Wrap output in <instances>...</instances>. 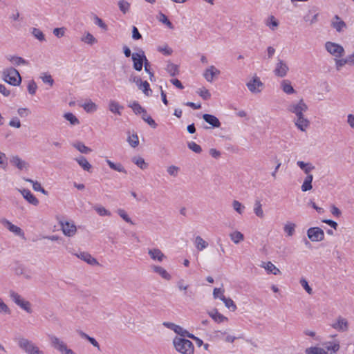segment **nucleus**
<instances>
[{
    "label": "nucleus",
    "instance_id": "1",
    "mask_svg": "<svg viewBox=\"0 0 354 354\" xmlns=\"http://www.w3.org/2000/svg\"><path fill=\"white\" fill-rule=\"evenodd\" d=\"M245 86L251 94L255 95L262 93L266 88L265 83L257 73H252L247 78Z\"/></svg>",
    "mask_w": 354,
    "mask_h": 354
},
{
    "label": "nucleus",
    "instance_id": "2",
    "mask_svg": "<svg viewBox=\"0 0 354 354\" xmlns=\"http://www.w3.org/2000/svg\"><path fill=\"white\" fill-rule=\"evenodd\" d=\"M172 344L176 351L180 354H194L193 343L185 337H176L173 339Z\"/></svg>",
    "mask_w": 354,
    "mask_h": 354
},
{
    "label": "nucleus",
    "instance_id": "3",
    "mask_svg": "<svg viewBox=\"0 0 354 354\" xmlns=\"http://www.w3.org/2000/svg\"><path fill=\"white\" fill-rule=\"evenodd\" d=\"M15 341L18 347L27 354H44L34 342L24 336L16 337Z\"/></svg>",
    "mask_w": 354,
    "mask_h": 354
},
{
    "label": "nucleus",
    "instance_id": "4",
    "mask_svg": "<svg viewBox=\"0 0 354 354\" xmlns=\"http://www.w3.org/2000/svg\"><path fill=\"white\" fill-rule=\"evenodd\" d=\"M2 77L6 83L13 86H19L22 81L19 72L12 66L3 69Z\"/></svg>",
    "mask_w": 354,
    "mask_h": 354
},
{
    "label": "nucleus",
    "instance_id": "5",
    "mask_svg": "<svg viewBox=\"0 0 354 354\" xmlns=\"http://www.w3.org/2000/svg\"><path fill=\"white\" fill-rule=\"evenodd\" d=\"M324 48L327 53L334 58L343 57L346 51L344 47L339 43L333 41H327L324 43Z\"/></svg>",
    "mask_w": 354,
    "mask_h": 354
},
{
    "label": "nucleus",
    "instance_id": "6",
    "mask_svg": "<svg viewBox=\"0 0 354 354\" xmlns=\"http://www.w3.org/2000/svg\"><path fill=\"white\" fill-rule=\"evenodd\" d=\"M10 297L12 301L17 305L21 309L24 310L28 314L32 313V304L29 301L24 298L22 296L15 292H10Z\"/></svg>",
    "mask_w": 354,
    "mask_h": 354
},
{
    "label": "nucleus",
    "instance_id": "7",
    "mask_svg": "<svg viewBox=\"0 0 354 354\" xmlns=\"http://www.w3.org/2000/svg\"><path fill=\"white\" fill-rule=\"evenodd\" d=\"M308 109V106L304 99L292 102L287 108L289 113L295 114V116L304 115Z\"/></svg>",
    "mask_w": 354,
    "mask_h": 354
},
{
    "label": "nucleus",
    "instance_id": "8",
    "mask_svg": "<svg viewBox=\"0 0 354 354\" xmlns=\"http://www.w3.org/2000/svg\"><path fill=\"white\" fill-rule=\"evenodd\" d=\"M50 339L51 346L60 354H77L60 338L56 336H51Z\"/></svg>",
    "mask_w": 354,
    "mask_h": 354
},
{
    "label": "nucleus",
    "instance_id": "9",
    "mask_svg": "<svg viewBox=\"0 0 354 354\" xmlns=\"http://www.w3.org/2000/svg\"><path fill=\"white\" fill-rule=\"evenodd\" d=\"M202 75L207 82L213 83L219 78L221 71L215 65L211 64L203 70Z\"/></svg>",
    "mask_w": 354,
    "mask_h": 354
},
{
    "label": "nucleus",
    "instance_id": "10",
    "mask_svg": "<svg viewBox=\"0 0 354 354\" xmlns=\"http://www.w3.org/2000/svg\"><path fill=\"white\" fill-rule=\"evenodd\" d=\"M0 223L2 226L8 230L10 232L13 234L15 236L19 237L20 239H25L24 231L19 226L12 223L10 221L6 218H2L0 220Z\"/></svg>",
    "mask_w": 354,
    "mask_h": 354
},
{
    "label": "nucleus",
    "instance_id": "11",
    "mask_svg": "<svg viewBox=\"0 0 354 354\" xmlns=\"http://www.w3.org/2000/svg\"><path fill=\"white\" fill-rule=\"evenodd\" d=\"M58 223L64 236L73 237L76 234L77 230L73 221L69 220H59Z\"/></svg>",
    "mask_w": 354,
    "mask_h": 354
},
{
    "label": "nucleus",
    "instance_id": "12",
    "mask_svg": "<svg viewBox=\"0 0 354 354\" xmlns=\"http://www.w3.org/2000/svg\"><path fill=\"white\" fill-rule=\"evenodd\" d=\"M290 72V66L288 62L282 59H278L274 64L273 74L279 78L286 77Z\"/></svg>",
    "mask_w": 354,
    "mask_h": 354
},
{
    "label": "nucleus",
    "instance_id": "13",
    "mask_svg": "<svg viewBox=\"0 0 354 354\" xmlns=\"http://www.w3.org/2000/svg\"><path fill=\"white\" fill-rule=\"evenodd\" d=\"M306 235L311 242H321L325 238L324 230L319 227H309L306 231Z\"/></svg>",
    "mask_w": 354,
    "mask_h": 354
},
{
    "label": "nucleus",
    "instance_id": "14",
    "mask_svg": "<svg viewBox=\"0 0 354 354\" xmlns=\"http://www.w3.org/2000/svg\"><path fill=\"white\" fill-rule=\"evenodd\" d=\"M147 57L145 55V52L139 49L137 52L132 53V62H133V68L137 71H140L143 67V63L145 62Z\"/></svg>",
    "mask_w": 354,
    "mask_h": 354
},
{
    "label": "nucleus",
    "instance_id": "15",
    "mask_svg": "<svg viewBox=\"0 0 354 354\" xmlns=\"http://www.w3.org/2000/svg\"><path fill=\"white\" fill-rule=\"evenodd\" d=\"M213 334L216 339L223 340L228 343L234 342L236 339L230 328L216 330L213 332Z\"/></svg>",
    "mask_w": 354,
    "mask_h": 354
},
{
    "label": "nucleus",
    "instance_id": "16",
    "mask_svg": "<svg viewBox=\"0 0 354 354\" xmlns=\"http://www.w3.org/2000/svg\"><path fill=\"white\" fill-rule=\"evenodd\" d=\"M330 326L337 331L346 332L349 328V322L346 317L339 315L333 320Z\"/></svg>",
    "mask_w": 354,
    "mask_h": 354
},
{
    "label": "nucleus",
    "instance_id": "17",
    "mask_svg": "<svg viewBox=\"0 0 354 354\" xmlns=\"http://www.w3.org/2000/svg\"><path fill=\"white\" fill-rule=\"evenodd\" d=\"M319 13L315 7L309 8L303 17L304 21L309 25L313 26L317 23L319 20Z\"/></svg>",
    "mask_w": 354,
    "mask_h": 354
},
{
    "label": "nucleus",
    "instance_id": "18",
    "mask_svg": "<svg viewBox=\"0 0 354 354\" xmlns=\"http://www.w3.org/2000/svg\"><path fill=\"white\" fill-rule=\"evenodd\" d=\"M151 270L153 273L157 274L165 281H169L172 279L171 273L160 265H151Z\"/></svg>",
    "mask_w": 354,
    "mask_h": 354
},
{
    "label": "nucleus",
    "instance_id": "19",
    "mask_svg": "<svg viewBox=\"0 0 354 354\" xmlns=\"http://www.w3.org/2000/svg\"><path fill=\"white\" fill-rule=\"evenodd\" d=\"M10 163L19 171H27L30 165L28 162L22 159L18 155H12L10 158Z\"/></svg>",
    "mask_w": 354,
    "mask_h": 354
},
{
    "label": "nucleus",
    "instance_id": "20",
    "mask_svg": "<svg viewBox=\"0 0 354 354\" xmlns=\"http://www.w3.org/2000/svg\"><path fill=\"white\" fill-rule=\"evenodd\" d=\"M330 26L338 33L344 32L348 28L346 22L338 15L331 19Z\"/></svg>",
    "mask_w": 354,
    "mask_h": 354
},
{
    "label": "nucleus",
    "instance_id": "21",
    "mask_svg": "<svg viewBox=\"0 0 354 354\" xmlns=\"http://www.w3.org/2000/svg\"><path fill=\"white\" fill-rule=\"evenodd\" d=\"M209 317L216 324H224L229 322L228 317L221 313L216 308L207 312Z\"/></svg>",
    "mask_w": 354,
    "mask_h": 354
},
{
    "label": "nucleus",
    "instance_id": "22",
    "mask_svg": "<svg viewBox=\"0 0 354 354\" xmlns=\"http://www.w3.org/2000/svg\"><path fill=\"white\" fill-rule=\"evenodd\" d=\"M6 59L10 64L16 67L27 66L30 64L27 59L18 55H8L6 56Z\"/></svg>",
    "mask_w": 354,
    "mask_h": 354
},
{
    "label": "nucleus",
    "instance_id": "23",
    "mask_svg": "<svg viewBox=\"0 0 354 354\" xmlns=\"http://www.w3.org/2000/svg\"><path fill=\"white\" fill-rule=\"evenodd\" d=\"M147 254L151 260L159 263L164 261L167 259L166 255L162 250L157 248L148 249Z\"/></svg>",
    "mask_w": 354,
    "mask_h": 354
},
{
    "label": "nucleus",
    "instance_id": "24",
    "mask_svg": "<svg viewBox=\"0 0 354 354\" xmlns=\"http://www.w3.org/2000/svg\"><path fill=\"white\" fill-rule=\"evenodd\" d=\"M80 40L85 45L93 46L97 44V39L88 30H84Z\"/></svg>",
    "mask_w": 354,
    "mask_h": 354
},
{
    "label": "nucleus",
    "instance_id": "25",
    "mask_svg": "<svg viewBox=\"0 0 354 354\" xmlns=\"http://www.w3.org/2000/svg\"><path fill=\"white\" fill-rule=\"evenodd\" d=\"M108 109L111 113L120 116L124 109V106L116 100L112 99L108 102Z\"/></svg>",
    "mask_w": 354,
    "mask_h": 354
},
{
    "label": "nucleus",
    "instance_id": "26",
    "mask_svg": "<svg viewBox=\"0 0 354 354\" xmlns=\"http://www.w3.org/2000/svg\"><path fill=\"white\" fill-rule=\"evenodd\" d=\"M229 238L230 241L234 245H239L245 241V236L243 232L239 231V230H233L229 233Z\"/></svg>",
    "mask_w": 354,
    "mask_h": 354
},
{
    "label": "nucleus",
    "instance_id": "27",
    "mask_svg": "<svg viewBox=\"0 0 354 354\" xmlns=\"http://www.w3.org/2000/svg\"><path fill=\"white\" fill-rule=\"evenodd\" d=\"M75 256L91 266H97L100 265L97 260L88 252H81L80 253L75 254Z\"/></svg>",
    "mask_w": 354,
    "mask_h": 354
},
{
    "label": "nucleus",
    "instance_id": "28",
    "mask_svg": "<svg viewBox=\"0 0 354 354\" xmlns=\"http://www.w3.org/2000/svg\"><path fill=\"white\" fill-rule=\"evenodd\" d=\"M297 165L306 175V176H313L312 172L315 169V167L312 162L299 160L297 162Z\"/></svg>",
    "mask_w": 354,
    "mask_h": 354
},
{
    "label": "nucleus",
    "instance_id": "29",
    "mask_svg": "<svg viewBox=\"0 0 354 354\" xmlns=\"http://www.w3.org/2000/svg\"><path fill=\"white\" fill-rule=\"evenodd\" d=\"M261 267L268 274L279 275L281 274V270L271 261L262 262Z\"/></svg>",
    "mask_w": 354,
    "mask_h": 354
},
{
    "label": "nucleus",
    "instance_id": "30",
    "mask_svg": "<svg viewBox=\"0 0 354 354\" xmlns=\"http://www.w3.org/2000/svg\"><path fill=\"white\" fill-rule=\"evenodd\" d=\"M279 86L283 93H284L286 95H295L297 93L296 90L294 88L292 84V82H290V80L288 79H284L281 80L279 84Z\"/></svg>",
    "mask_w": 354,
    "mask_h": 354
},
{
    "label": "nucleus",
    "instance_id": "31",
    "mask_svg": "<svg viewBox=\"0 0 354 354\" xmlns=\"http://www.w3.org/2000/svg\"><path fill=\"white\" fill-rule=\"evenodd\" d=\"M324 348L328 351V354L337 353L340 348L339 342L337 339L330 342H326L323 344Z\"/></svg>",
    "mask_w": 354,
    "mask_h": 354
},
{
    "label": "nucleus",
    "instance_id": "32",
    "mask_svg": "<svg viewBox=\"0 0 354 354\" xmlns=\"http://www.w3.org/2000/svg\"><path fill=\"white\" fill-rule=\"evenodd\" d=\"M309 124V120L304 116V114L296 116L295 124L300 131H306Z\"/></svg>",
    "mask_w": 354,
    "mask_h": 354
},
{
    "label": "nucleus",
    "instance_id": "33",
    "mask_svg": "<svg viewBox=\"0 0 354 354\" xmlns=\"http://www.w3.org/2000/svg\"><path fill=\"white\" fill-rule=\"evenodd\" d=\"M105 162L109 167V168L115 171H117L118 173L127 174V171L125 169V167L118 162H113L109 159L108 158H106Z\"/></svg>",
    "mask_w": 354,
    "mask_h": 354
},
{
    "label": "nucleus",
    "instance_id": "34",
    "mask_svg": "<svg viewBox=\"0 0 354 354\" xmlns=\"http://www.w3.org/2000/svg\"><path fill=\"white\" fill-rule=\"evenodd\" d=\"M80 106L87 113H93L98 109V105L91 100H86L80 104Z\"/></svg>",
    "mask_w": 354,
    "mask_h": 354
},
{
    "label": "nucleus",
    "instance_id": "35",
    "mask_svg": "<svg viewBox=\"0 0 354 354\" xmlns=\"http://www.w3.org/2000/svg\"><path fill=\"white\" fill-rule=\"evenodd\" d=\"M265 25L272 32H275L279 26V21L274 16L270 15L265 20Z\"/></svg>",
    "mask_w": 354,
    "mask_h": 354
},
{
    "label": "nucleus",
    "instance_id": "36",
    "mask_svg": "<svg viewBox=\"0 0 354 354\" xmlns=\"http://www.w3.org/2000/svg\"><path fill=\"white\" fill-rule=\"evenodd\" d=\"M20 193L29 203L35 206L39 204V200L31 193L30 190L24 189L20 190Z\"/></svg>",
    "mask_w": 354,
    "mask_h": 354
},
{
    "label": "nucleus",
    "instance_id": "37",
    "mask_svg": "<svg viewBox=\"0 0 354 354\" xmlns=\"http://www.w3.org/2000/svg\"><path fill=\"white\" fill-rule=\"evenodd\" d=\"M297 225L292 221H287L283 227V232L286 236L291 237L295 234Z\"/></svg>",
    "mask_w": 354,
    "mask_h": 354
},
{
    "label": "nucleus",
    "instance_id": "38",
    "mask_svg": "<svg viewBox=\"0 0 354 354\" xmlns=\"http://www.w3.org/2000/svg\"><path fill=\"white\" fill-rule=\"evenodd\" d=\"M131 162L142 170L147 169L149 166L145 158L139 155L133 156L131 158Z\"/></svg>",
    "mask_w": 354,
    "mask_h": 354
},
{
    "label": "nucleus",
    "instance_id": "39",
    "mask_svg": "<svg viewBox=\"0 0 354 354\" xmlns=\"http://www.w3.org/2000/svg\"><path fill=\"white\" fill-rule=\"evenodd\" d=\"M203 120L212 126L213 128H218L221 126L219 120L214 115L210 114H204Z\"/></svg>",
    "mask_w": 354,
    "mask_h": 354
},
{
    "label": "nucleus",
    "instance_id": "40",
    "mask_svg": "<svg viewBox=\"0 0 354 354\" xmlns=\"http://www.w3.org/2000/svg\"><path fill=\"white\" fill-rule=\"evenodd\" d=\"M75 160L84 171L88 172L91 171L92 165L85 157L80 156L76 158Z\"/></svg>",
    "mask_w": 354,
    "mask_h": 354
},
{
    "label": "nucleus",
    "instance_id": "41",
    "mask_svg": "<svg viewBox=\"0 0 354 354\" xmlns=\"http://www.w3.org/2000/svg\"><path fill=\"white\" fill-rule=\"evenodd\" d=\"M93 209L100 216H111V211L101 204L95 205Z\"/></svg>",
    "mask_w": 354,
    "mask_h": 354
},
{
    "label": "nucleus",
    "instance_id": "42",
    "mask_svg": "<svg viewBox=\"0 0 354 354\" xmlns=\"http://www.w3.org/2000/svg\"><path fill=\"white\" fill-rule=\"evenodd\" d=\"M63 118L69 122L71 126H77L80 124L77 117L71 112H66L63 114Z\"/></svg>",
    "mask_w": 354,
    "mask_h": 354
},
{
    "label": "nucleus",
    "instance_id": "43",
    "mask_svg": "<svg viewBox=\"0 0 354 354\" xmlns=\"http://www.w3.org/2000/svg\"><path fill=\"white\" fill-rule=\"evenodd\" d=\"M232 207L233 210L237 213L239 215L244 214L245 212V206L237 200H233L231 203Z\"/></svg>",
    "mask_w": 354,
    "mask_h": 354
},
{
    "label": "nucleus",
    "instance_id": "44",
    "mask_svg": "<svg viewBox=\"0 0 354 354\" xmlns=\"http://www.w3.org/2000/svg\"><path fill=\"white\" fill-rule=\"evenodd\" d=\"M305 354H328V351L324 347L314 346L307 348Z\"/></svg>",
    "mask_w": 354,
    "mask_h": 354
},
{
    "label": "nucleus",
    "instance_id": "45",
    "mask_svg": "<svg viewBox=\"0 0 354 354\" xmlns=\"http://www.w3.org/2000/svg\"><path fill=\"white\" fill-rule=\"evenodd\" d=\"M194 245L198 251H203L208 247V243L201 236H197L194 239Z\"/></svg>",
    "mask_w": 354,
    "mask_h": 354
},
{
    "label": "nucleus",
    "instance_id": "46",
    "mask_svg": "<svg viewBox=\"0 0 354 354\" xmlns=\"http://www.w3.org/2000/svg\"><path fill=\"white\" fill-rule=\"evenodd\" d=\"M313 176H306L302 185H301V189L302 192H306L313 189Z\"/></svg>",
    "mask_w": 354,
    "mask_h": 354
},
{
    "label": "nucleus",
    "instance_id": "47",
    "mask_svg": "<svg viewBox=\"0 0 354 354\" xmlns=\"http://www.w3.org/2000/svg\"><path fill=\"white\" fill-rule=\"evenodd\" d=\"M128 106L132 109V111L136 115H142L144 113V112L146 111V110L143 107H142L141 105L136 101L131 102Z\"/></svg>",
    "mask_w": 354,
    "mask_h": 354
},
{
    "label": "nucleus",
    "instance_id": "48",
    "mask_svg": "<svg viewBox=\"0 0 354 354\" xmlns=\"http://www.w3.org/2000/svg\"><path fill=\"white\" fill-rule=\"evenodd\" d=\"M171 329L179 335L180 337H189V334H191L186 329L176 324H171Z\"/></svg>",
    "mask_w": 354,
    "mask_h": 354
},
{
    "label": "nucleus",
    "instance_id": "49",
    "mask_svg": "<svg viewBox=\"0 0 354 354\" xmlns=\"http://www.w3.org/2000/svg\"><path fill=\"white\" fill-rule=\"evenodd\" d=\"M73 147L75 148L79 152L88 154L92 151V149L86 146L82 142H77L73 145Z\"/></svg>",
    "mask_w": 354,
    "mask_h": 354
},
{
    "label": "nucleus",
    "instance_id": "50",
    "mask_svg": "<svg viewBox=\"0 0 354 354\" xmlns=\"http://www.w3.org/2000/svg\"><path fill=\"white\" fill-rule=\"evenodd\" d=\"M253 212L254 214L259 218H263L265 213L260 201H256L253 206Z\"/></svg>",
    "mask_w": 354,
    "mask_h": 354
},
{
    "label": "nucleus",
    "instance_id": "51",
    "mask_svg": "<svg viewBox=\"0 0 354 354\" xmlns=\"http://www.w3.org/2000/svg\"><path fill=\"white\" fill-rule=\"evenodd\" d=\"M118 6L120 12L125 15L129 12L131 8V3L127 0H119L118 1Z\"/></svg>",
    "mask_w": 354,
    "mask_h": 354
},
{
    "label": "nucleus",
    "instance_id": "52",
    "mask_svg": "<svg viewBox=\"0 0 354 354\" xmlns=\"http://www.w3.org/2000/svg\"><path fill=\"white\" fill-rule=\"evenodd\" d=\"M30 33L36 39L39 41H44L46 40L45 35L39 28L35 27L31 28Z\"/></svg>",
    "mask_w": 354,
    "mask_h": 354
},
{
    "label": "nucleus",
    "instance_id": "53",
    "mask_svg": "<svg viewBox=\"0 0 354 354\" xmlns=\"http://www.w3.org/2000/svg\"><path fill=\"white\" fill-rule=\"evenodd\" d=\"M127 142L133 147L136 148L139 145V138L136 133H129L127 137Z\"/></svg>",
    "mask_w": 354,
    "mask_h": 354
},
{
    "label": "nucleus",
    "instance_id": "54",
    "mask_svg": "<svg viewBox=\"0 0 354 354\" xmlns=\"http://www.w3.org/2000/svg\"><path fill=\"white\" fill-rule=\"evenodd\" d=\"M335 68L337 71H341L348 62L346 57H335L334 58Z\"/></svg>",
    "mask_w": 354,
    "mask_h": 354
},
{
    "label": "nucleus",
    "instance_id": "55",
    "mask_svg": "<svg viewBox=\"0 0 354 354\" xmlns=\"http://www.w3.org/2000/svg\"><path fill=\"white\" fill-rule=\"evenodd\" d=\"M214 299H220L223 301L226 297L225 296V290L223 288H214L212 292Z\"/></svg>",
    "mask_w": 354,
    "mask_h": 354
},
{
    "label": "nucleus",
    "instance_id": "56",
    "mask_svg": "<svg viewBox=\"0 0 354 354\" xmlns=\"http://www.w3.org/2000/svg\"><path fill=\"white\" fill-rule=\"evenodd\" d=\"M117 214L126 223H129L131 225H134V223L132 221L131 216L129 215V214L124 209H118L117 210Z\"/></svg>",
    "mask_w": 354,
    "mask_h": 354
},
{
    "label": "nucleus",
    "instance_id": "57",
    "mask_svg": "<svg viewBox=\"0 0 354 354\" xmlns=\"http://www.w3.org/2000/svg\"><path fill=\"white\" fill-rule=\"evenodd\" d=\"M26 182H28L32 184V189L36 192H41L44 194H46L47 192L45 191V189L41 187V183L38 181H35L32 179H25Z\"/></svg>",
    "mask_w": 354,
    "mask_h": 354
},
{
    "label": "nucleus",
    "instance_id": "58",
    "mask_svg": "<svg viewBox=\"0 0 354 354\" xmlns=\"http://www.w3.org/2000/svg\"><path fill=\"white\" fill-rule=\"evenodd\" d=\"M222 301L223 302L225 306L230 310L232 312L236 310V305L230 297H225Z\"/></svg>",
    "mask_w": 354,
    "mask_h": 354
},
{
    "label": "nucleus",
    "instance_id": "59",
    "mask_svg": "<svg viewBox=\"0 0 354 354\" xmlns=\"http://www.w3.org/2000/svg\"><path fill=\"white\" fill-rule=\"evenodd\" d=\"M197 94L205 100H209L211 98V93L208 89L205 87L198 88L196 91Z\"/></svg>",
    "mask_w": 354,
    "mask_h": 354
},
{
    "label": "nucleus",
    "instance_id": "60",
    "mask_svg": "<svg viewBox=\"0 0 354 354\" xmlns=\"http://www.w3.org/2000/svg\"><path fill=\"white\" fill-rule=\"evenodd\" d=\"M299 283L308 295H312L313 294V288L309 286L306 279L301 277L299 279Z\"/></svg>",
    "mask_w": 354,
    "mask_h": 354
},
{
    "label": "nucleus",
    "instance_id": "61",
    "mask_svg": "<svg viewBox=\"0 0 354 354\" xmlns=\"http://www.w3.org/2000/svg\"><path fill=\"white\" fill-rule=\"evenodd\" d=\"M141 117L142 120L146 122L150 127L153 129L156 128L157 124L154 120L147 113V111L144 112Z\"/></svg>",
    "mask_w": 354,
    "mask_h": 354
},
{
    "label": "nucleus",
    "instance_id": "62",
    "mask_svg": "<svg viewBox=\"0 0 354 354\" xmlns=\"http://www.w3.org/2000/svg\"><path fill=\"white\" fill-rule=\"evenodd\" d=\"M176 286L180 292H183L184 293L187 292L189 288V285L183 279H179L177 281Z\"/></svg>",
    "mask_w": 354,
    "mask_h": 354
},
{
    "label": "nucleus",
    "instance_id": "63",
    "mask_svg": "<svg viewBox=\"0 0 354 354\" xmlns=\"http://www.w3.org/2000/svg\"><path fill=\"white\" fill-rule=\"evenodd\" d=\"M8 125L11 128L20 129L21 127V122L17 116H12L9 120Z\"/></svg>",
    "mask_w": 354,
    "mask_h": 354
},
{
    "label": "nucleus",
    "instance_id": "64",
    "mask_svg": "<svg viewBox=\"0 0 354 354\" xmlns=\"http://www.w3.org/2000/svg\"><path fill=\"white\" fill-rule=\"evenodd\" d=\"M94 24L100 28L102 30L106 31L108 30L107 24L98 16L95 15L93 17Z\"/></svg>",
    "mask_w": 354,
    "mask_h": 354
}]
</instances>
